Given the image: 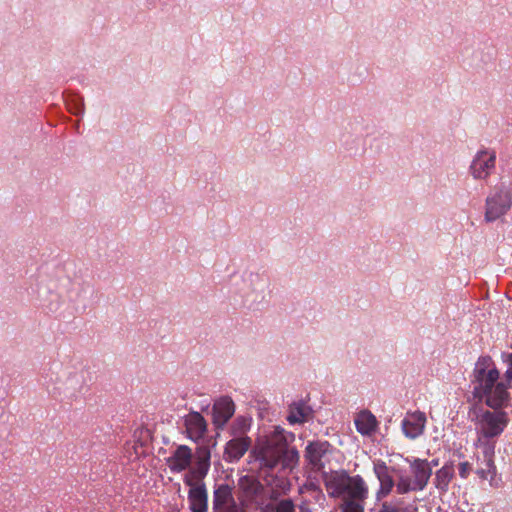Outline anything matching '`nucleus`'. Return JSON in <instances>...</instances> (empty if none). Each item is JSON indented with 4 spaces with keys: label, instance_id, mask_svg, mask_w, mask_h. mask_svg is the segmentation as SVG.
<instances>
[{
    "label": "nucleus",
    "instance_id": "nucleus-5",
    "mask_svg": "<svg viewBox=\"0 0 512 512\" xmlns=\"http://www.w3.org/2000/svg\"><path fill=\"white\" fill-rule=\"evenodd\" d=\"M407 462L409 463V473H401L396 483V490L399 494L423 490L432 474V465L425 459H407Z\"/></svg>",
    "mask_w": 512,
    "mask_h": 512
},
{
    "label": "nucleus",
    "instance_id": "nucleus-22",
    "mask_svg": "<svg viewBox=\"0 0 512 512\" xmlns=\"http://www.w3.org/2000/svg\"><path fill=\"white\" fill-rule=\"evenodd\" d=\"M354 423L357 431L364 436L372 435L376 431L378 425L376 417L366 410L357 414Z\"/></svg>",
    "mask_w": 512,
    "mask_h": 512
},
{
    "label": "nucleus",
    "instance_id": "nucleus-31",
    "mask_svg": "<svg viewBox=\"0 0 512 512\" xmlns=\"http://www.w3.org/2000/svg\"><path fill=\"white\" fill-rule=\"evenodd\" d=\"M218 512H244L243 508L238 506L235 502L231 503V505H228V507H224Z\"/></svg>",
    "mask_w": 512,
    "mask_h": 512
},
{
    "label": "nucleus",
    "instance_id": "nucleus-14",
    "mask_svg": "<svg viewBox=\"0 0 512 512\" xmlns=\"http://www.w3.org/2000/svg\"><path fill=\"white\" fill-rule=\"evenodd\" d=\"M330 445L328 442L316 441L307 445L305 457L314 470H321L324 467Z\"/></svg>",
    "mask_w": 512,
    "mask_h": 512
},
{
    "label": "nucleus",
    "instance_id": "nucleus-30",
    "mask_svg": "<svg viewBox=\"0 0 512 512\" xmlns=\"http://www.w3.org/2000/svg\"><path fill=\"white\" fill-rule=\"evenodd\" d=\"M276 512H294V504L291 500L280 501L276 506Z\"/></svg>",
    "mask_w": 512,
    "mask_h": 512
},
{
    "label": "nucleus",
    "instance_id": "nucleus-26",
    "mask_svg": "<svg viewBox=\"0 0 512 512\" xmlns=\"http://www.w3.org/2000/svg\"><path fill=\"white\" fill-rule=\"evenodd\" d=\"M235 502L232 496L231 489L227 485H220L214 491V510L218 512L224 507H228L231 503Z\"/></svg>",
    "mask_w": 512,
    "mask_h": 512
},
{
    "label": "nucleus",
    "instance_id": "nucleus-15",
    "mask_svg": "<svg viewBox=\"0 0 512 512\" xmlns=\"http://www.w3.org/2000/svg\"><path fill=\"white\" fill-rule=\"evenodd\" d=\"M373 471L379 481V489L376 493L378 500L386 497L394 486V481L389 474V469L385 462L376 460L373 462Z\"/></svg>",
    "mask_w": 512,
    "mask_h": 512
},
{
    "label": "nucleus",
    "instance_id": "nucleus-1",
    "mask_svg": "<svg viewBox=\"0 0 512 512\" xmlns=\"http://www.w3.org/2000/svg\"><path fill=\"white\" fill-rule=\"evenodd\" d=\"M472 394L488 409L504 410L511 406L509 384L501 378L500 371L490 356L479 357L472 375Z\"/></svg>",
    "mask_w": 512,
    "mask_h": 512
},
{
    "label": "nucleus",
    "instance_id": "nucleus-6",
    "mask_svg": "<svg viewBox=\"0 0 512 512\" xmlns=\"http://www.w3.org/2000/svg\"><path fill=\"white\" fill-rule=\"evenodd\" d=\"M324 484L328 495L334 498H343L348 494L363 496L366 492V482L361 476H349L344 471L325 474Z\"/></svg>",
    "mask_w": 512,
    "mask_h": 512
},
{
    "label": "nucleus",
    "instance_id": "nucleus-17",
    "mask_svg": "<svg viewBox=\"0 0 512 512\" xmlns=\"http://www.w3.org/2000/svg\"><path fill=\"white\" fill-rule=\"evenodd\" d=\"M192 462V450L186 445H180L167 458V465L172 472H182L187 469Z\"/></svg>",
    "mask_w": 512,
    "mask_h": 512
},
{
    "label": "nucleus",
    "instance_id": "nucleus-13",
    "mask_svg": "<svg viewBox=\"0 0 512 512\" xmlns=\"http://www.w3.org/2000/svg\"><path fill=\"white\" fill-rule=\"evenodd\" d=\"M235 412V404L229 397H222L217 400L212 408L213 424L222 429Z\"/></svg>",
    "mask_w": 512,
    "mask_h": 512
},
{
    "label": "nucleus",
    "instance_id": "nucleus-11",
    "mask_svg": "<svg viewBox=\"0 0 512 512\" xmlns=\"http://www.w3.org/2000/svg\"><path fill=\"white\" fill-rule=\"evenodd\" d=\"M476 448L480 449L482 453V458L477 457V468L475 473L480 479L488 481L491 486H496L497 468L495 465V448Z\"/></svg>",
    "mask_w": 512,
    "mask_h": 512
},
{
    "label": "nucleus",
    "instance_id": "nucleus-18",
    "mask_svg": "<svg viewBox=\"0 0 512 512\" xmlns=\"http://www.w3.org/2000/svg\"><path fill=\"white\" fill-rule=\"evenodd\" d=\"M251 445L249 437L240 436L234 437L227 442L224 451V457L227 461H237L244 456Z\"/></svg>",
    "mask_w": 512,
    "mask_h": 512
},
{
    "label": "nucleus",
    "instance_id": "nucleus-27",
    "mask_svg": "<svg viewBox=\"0 0 512 512\" xmlns=\"http://www.w3.org/2000/svg\"><path fill=\"white\" fill-rule=\"evenodd\" d=\"M251 426V418L246 416H238L233 421L230 432L234 437L244 436Z\"/></svg>",
    "mask_w": 512,
    "mask_h": 512
},
{
    "label": "nucleus",
    "instance_id": "nucleus-8",
    "mask_svg": "<svg viewBox=\"0 0 512 512\" xmlns=\"http://www.w3.org/2000/svg\"><path fill=\"white\" fill-rule=\"evenodd\" d=\"M497 154L493 148L482 147L473 155L468 174L475 181H487L496 168Z\"/></svg>",
    "mask_w": 512,
    "mask_h": 512
},
{
    "label": "nucleus",
    "instance_id": "nucleus-19",
    "mask_svg": "<svg viewBox=\"0 0 512 512\" xmlns=\"http://www.w3.org/2000/svg\"><path fill=\"white\" fill-rule=\"evenodd\" d=\"M210 468V452L208 450H202L196 460L195 466L189 474L185 476V483L192 485L194 481H198L206 476Z\"/></svg>",
    "mask_w": 512,
    "mask_h": 512
},
{
    "label": "nucleus",
    "instance_id": "nucleus-7",
    "mask_svg": "<svg viewBox=\"0 0 512 512\" xmlns=\"http://www.w3.org/2000/svg\"><path fill=\"white\" fill-rule=\"evenodd\" d=\"M512 206V190L507 186H499L485 200L484 219L491 223L505 216Z\"/></svg>",
    "mask_w": 512,
    "mask_h": 512
},
{
    "label": "nucleus",
    "instance_id": "nucleus-29",
    "mask_svg": "<svg viewBox=\"0 0 512 512\" xmlns=\"http://www.w3.org/2000/svg\"><path fill=\"white\" fill-rule=\"evenodd\" d=\"M472 471V465L468 461H462L458 465L459 476L466 479Z\"/></svg>",
    "mask_w": 512,
    "mask_h": 512
},
{
    "label": "nucleus",
    "instance_id": "nucleus-25",
    "mask_svg": "<svg viewBox=\"0 0 512 512\" xmlns=\"http://www.w3.org/2000/svg\"><path fill=\"white\" fill-rule=\"evenodd\" d=\"M454 466L452 463L445 464L435 474V486L440 491H447L449 484L454 476Z\"/></svg>",
    "mask_w": 512,
    "mask_h": 512
},
{
    "label": "nucleus",
    "instance_id": "nucleus-16",
    "mask_svg": "<svg viewBox=\"0 0 512 512\" xmlns=\"http://www.w3.org/2000/svg\"><path fill=\"white\" fill-rule=\"evenodd\" d=\"M184 424L188 438L194 442L200 441L206 433V420L198 412H191L186 415Z\"/></svg>",
    "mask_w": 512,
    "mask_h": 512
},
{
    "label": "nucleus",
    "instance_id": "nucleus-9",
    "mask_svg": "<svg viewBox=\"0 0 512 512\" xmlns=\"http://www.w3.org/2000/svg\"><path fill=\"white\" fill-rule=\"evenodd\" d=\"M84 385V377L80 372L70 368H61L53 384V391L59 395L74 396Z\"/></svg>",
    "mask_w": 512,
    "mask_h": 512
},
{
    "label": "nucleus",
    "instance_id": "nucleus-24",
    "mask_svg": "<svg viewBox=\"0 0 512 512\" xmlns=\"http://www.w3.org/2000/svg\"><path fill=\"white\" fill-rule=\"evenodd\" d=\"M310 409L304 403L298 402L290 406L287 421L290 424H301L308 420Z\"/></svg>",
    "mask_w": 512,
    "mask_h": 512
},
{
    "label": "nucleus",
    "instance_id": "nucleus-28",
    "mask_svg": "<svg viewBox=\"0 0 512 512\" xmlns=\"http://www.w3.org/2000/svg\"><path fill=\"white\" fill-rule=\"evenodd\" d=\"M503 363L506 365L504 379L509 384L512 383V352H503L501 354Z\"/></svg>",
    "mask_w": 512,
    "mask_h": 512
},
{
    "label": "nucleus",
    "instance_id": "nucleus-21",
    "mask_svg": "<svg viewBox=\"0 0 512 512\" xmlns=\"http://www.w3.org/2000/svg\"><path fill=\"white\" fill-rule=\"evenodd\" d=\"M239 490L241 491V501L243 503H250L261 491L260 483L253 476H243L238 482Z\"/></svg>",
    "mask_w": 512,
    "mask_h": 512
},
{
    "label": "nucleus",
    "instance_id": "nucleus-12",
    "mask_svg": "<svg viewBox=\"0 0 512 512\" xmlns=\"http://www.w3.org/2000/svg\"><path fill=\"white\" fill-rule=\"evenodd\" d=\"M426 422L425 413L421 411L407 412L402 420V431L407 438L416 439L423 434Z\"/></svg>",
    "mask_w": 512,
    "mask_h": 512
},
{
    "label": "nucleus",
    "instance_id": "nucleus-2",
    "mask_svg": "<svg viewBox=\"0 0 512 512\" xmlns=\"http://www.w3.org/2000/svg\"><path fill=\"white\" fill-rule=\"evenodd\" d=\"M294 438L293 433L286 432L280 426H274L257 438L253 454L262 467L272 469L281 464L283 468H292L299 460L298 451L288 447Z\"/></svg>",
    "mask_w": 512,
    "mask_h": 512
},
{
    "label": "nucleus",
    "instance_id": "nucleus-10",
    "mask_svg": "<svg viewBox=\"0 0 512 512\" xmlns=\"http://www.w3.org/2000/svg\"><path fill=\"white\" fill-rule=\"evenodd\" d=\"M240 292L244 297V304L251 307L264 298L265 281L258 274H248L242 278Z\"/></svg>",
    "mask_w": 512,
    "mask_h": 512
},
{
    "label": "nucleus",
    "instance_id": "nucleus-23",
    "mask_svg": "<svg viewBox=\"0 0 512 512\" xmlns=\"http://www.w3.org/2000/svg\"><path fill=\"white\" fill-rule=\"evenodd\" d=\"M368 486L366 485V492L363 496L348 494L343 497V502L340 506L342 512H364V503L368 497Z\"/></svg>",
    "mask_w": 512,
    "mask_h": 512
},
{
    "label": "nucleus",
    "instance_id": "nucleus-3",
    "mask_svg": "<svg viewBox=\"0 0 512 512\" xmlns=\"http://www.w3.org/2000/svg\"><path fill=\"white\" fill-rule=\"evenodd\" d=\"M472 422L476 434L475 447L496 448L497 439L510 423L507 411L479 408L474 411Z\"/></svg>",
    "mask_w": 512,
    "mask_h": 512
},
{
    "label": "nucleus",
    "instance_id": "nucleus-20",
    "mask_svg": "<svg viewBox=\"0 0 512 512\" xmlns=\"http://www.w3.org/2000/svg\"><path fill=\"white\" fill-rule=\"evenodd\" d=\"M190 486L188 500L192 512H207V493L205 487L198 483Z\"/></svg>",
    "mask_w": 512,
    "mask_h": 512
},
{
    "label": "nucleus",
    "instance_id": "nucleus-4",
    "mask_svg": "<svg viewBox=\"0 0 512 512\" xmlns=\"http://www.w3.org/2000/svg\"><path fill=\"white\" fill-rule=\"evenodd\" d=\"M80 290L79 284L64 278L59 283L50 281L45 289L39 292V298L45 309L57 312L66 301L77 300Z\"/></svg>",
    "mask_w": 512,
    "mask_h": 512
},
{
    "label": "nucleus",
    "instance_id": "nucleus-32",
    "mask_svg": "<svg viewBox=\"0 0 512 512\" xmlns=\"http://www.w3.org/2000/svg\"><path fill=\"white\" fill-rule=\"evenodd\" d=\"M398 508L390 503H384L378 512H398Z\"/></svg>",
    "mask_w": 512,
    "mask_h": 512
}]
</instances>
